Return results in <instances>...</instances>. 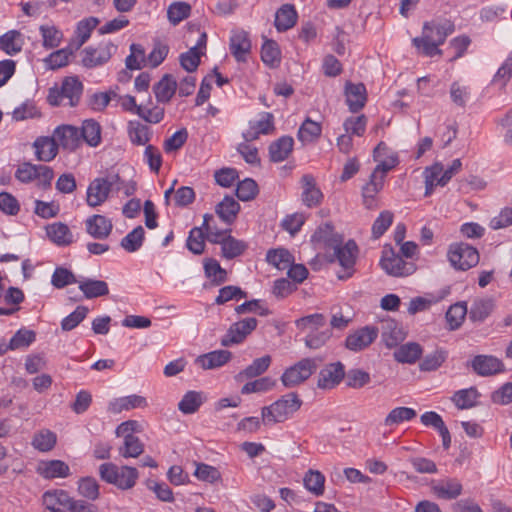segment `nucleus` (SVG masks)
I'll list each match as a JSON object with an SVG mask.
<instances>
[{
	"instance_id": "obj_1",
	"label": "nucleus",
	"mask_w": 512,
	"mask_h": 512,
	"mask_svg": "<svg viewBox=\"0 0 512 512\" xmlns=\"http://www.w3.org/2000/svg\"><path fill=\"white\" fill-rule=\"evenodd\" d=\"M455 31L453 21L449 19H434L423 24L422 35L412 39L417 51L426 56L442 55L439 46L444 44L447 37Z\"/></svg>"
},
{
	"instance_id": "obj_2",
	"label": "nucleus",
	"mask_w": 512,
	"mask_h": 512,
	"mask_svg": "<svg viewBox=\"0 0 512 512\" xmlns=\"http://www.w3.org/2000/svg\"><path fill=\"white\" fill-rule=\"evenodd\" d=\"M302 405L297 393L290 392L269 406L262 408L261 415L264 424L281 423L289 419Z\"/></svg>"
},
{
	"instance_id": "obj_3",
	"label": "nucleus",
	"mask_w": 512,
	"mask_h": 512,
	"mask_svg": "<svg viewBox=\"0 0 512 512\" xmlns=\"http://www.w3.org/2000/svg\"><path fill=\"white\" fill-rule=\"evenodd\" d=\"M100 478L121 490L133 488L139 478V472L135 467L123 465L117 466L114 463H103L99 466Z\"/></svg>"
},
{
	"instance_id": "obj_4",
	"label": "nucleus",
	"mask_w": 512,
	"mask_h": 512,
	"mask_svg": "<svg viewBox=\"0 0 512 512\" xmlns=\"http://www.w3.org/2000/svg\"><path fill=\"white\" fill-rule=\"evenodd\" d=\"M117 46L111 42H101L97 46L89 45L81 50V64L87 69L107 64L117 52Z\"/></svg>"
},
{
	"instance_id": "obj_5",
	"label": "nucleus",
	"mask_w": 512,
	"mask_h": 512,
	"mask_svg": "<svg viewBox=\"0 0 512 512\" xmlns=\"http://www.w3.org/2000/svg\"><path fill=\"white\" fill-rule=\"evenodd\" d=\"M54 177L52 168L46 165H34L30 162L20 164L15 172V178L22 183H30L37 180V186L42 189L51 187Z\"/></svg>"
},
{
	"instance_id": "obj_6",
	"label": "nucleus",
	"mask_w": 512,
	"mask_h": 512,
	"mask_svg": "<svg viewBox=\"0 0 512 512\" xmlns=\"http://www.w3.org/2000/svg\"><path fill=\"white\" fill-rule=\"evenodd\" d=\"M320 359L304 358L287 368L281 376V382L286 388H292L306 381L318 368Z\"/></svg>"
},
{
	"instance_id": "obj_7",
	"label": "nucleus",
	"mask_w": 512,
	"mask_h": 512,
	"mask_svg": "<svg viewBox=\"0 0 512 512\" xmlns=\"http://www.w3.org/2000/svg\"><path fill=\"white\" fill-rule=\"evenodd\" d=\"M380 266L388 275L394 277L408 276L416 270L414 262L404 260L390 245H386L382 251Z\"/></svg>"
},
{
	"instance_id": "obj_8",
	"label": "nucleus",
	"mask_w": 512,
	"mask_h": 512,
	"mask_svg": "<svg viewBox=\"0 0 512 512\" xmlns=\"http://www.w3.org/2000/svg\"><path fill=\"white\" fill-rule=\"evenodd\" d=\"M119 103L124 111L137 114L148 123L157 124L164 118L165 110L163 107H149V105H152L151 98H149L148 104L138 105L134 96L124 95L119 96Z\"/></svg>"
},
{
	"instance_id": "obj_9",
	"label": "nucleus",
	"mask_w": 512,
	"mask_h": 512,
	"mask_svg": "<svg viewBox=\"0 0 512 512\" xmlns=\"http://www.w3.org/2000/svg\"><path fill=\"white\" fill-rule=\"evenodd\" d=\"M451 265L458 270H468L479 263L478 250L467 243L451 244L448 250Z\"/></svg>"
},
{
	"instance_id": "obj_10",
	"label": "nucleus",
	"mask_w": 512,
	"mask_h": 512,
	"mask_svg": "<svg viewBox=\"0 0 512 512\" xmlns=\"http://www.w3.org/2000/svg\"><path fill=\"white\" fill-rule=\"evenodd\" d=\"M258 320L254 317H247L230 325L226 334L221 338L223 347H230L244 342L257 327Z\"/></svg>"
},
{
	"instance_id": "obj_11",
	"label": "nucleus",
	"mask_w": 512,
	"mask_h": 512,
	"mask_svg": "<svg viewBox=\"0 0 512 512\" xmlns=\"http://www.w3.org/2000/svg\"><path fill=\"white\" fill-rule=\"evenodd\" d=\"M58 149L62 148L68 152H75L81 147V135L78 127L73 125H60L55 128L53 135Z\"/></svg>"
},
{
	"instance_id": "obj_12",
	"label": "nucleus",
	"mask_w": 512,
	"mask_h": 512,
	"mask_svg": "<svg viewBox=\"0 0 512 512\" xmlns=\"http://www.w3.org/2000/svg\"><path fill=\"white\" fill-rule=\"evenodd\" d=\"M469 365L477 375L482 377L493 376L505 371L503 361L493 355H476Z\"/></svg>"
},
{
	"instance_id": "obj_13",
	"label": "nucleus",
	"mask_w": 512,
	"mask_h": 512,
	"mask_svg": "<svg viewBox=\"0 0 512 512\" xmlns=\"http://www.w3.org/2000/svg\"><path fill=\"white\" fill-rule=\"evenodd\" d=\"M379 329L373 326H365L349 334L345 340V346L351 351H361L375 341Z\"/></svg>"
},
{
	"instance_id": "obj_14",
	"label": "nucleus",
	"mask_w": 512,
	"mask_h": 512,
	"mask_svg": "<svg viewBox=\"0 0 512 512\" xmlns=\"http://www.w3.org/2000/svg\"><path fill=\"white\" fill-rule=\"evenodd\" d=\"M345 377V368L341 362L330 363L320 370L317 386L321 389L336 387Z\"/></svg>"
},
{
	"instance_id": "obj_15",
	"label": "nucleus",
	"mask_w": 512,
	"mask_h": 512,
	"mask_svg": "<svg viewBox=\"0 0 512 512\" xmlns=\"http://www.w3.org/2000/svg\"><path fill=\"white\" fill-rule=\"evenodd\" d=\"M36 473L44 479L67 478L70 476V467L58 459L41 460L36 466Z\"/></svg>"
},
{
	"instance_id": "obj_16",
	"label": "nucleus",
	"mask_w": 512,
	"mask_h": 512,
	"mask_svg": "<svg viewBox=\"0 0 512 512\" xmlns=\"http://www.w3.org/2000/svg\"><path fill=\"white\" fill-rule=\"evenodd\" d=\"M274 127V116L270 112H263L258 121H250L249 128L242 133L246 142L257 140L260 135L270 134Z\"/></svg>"
},
{
	"instance_id": "obj_17",
	"label": "nucleus",
	"mask_w": 512,
	"mask_h": 512,
	"mask_svg": "<svg viewBox=\"0 0 512 512\" xmlns=\"http://www.w3.org/2000/svg\"><path fill=\"white\" fill-rule=\"evenodd\" d=\"M85 228L94 239L104 240L110 236L113 224L106 216L94 214L85 220Z\"/></svg>"
},
{
	"instance_id": "obj_18",
	"label": "nucleus",
	"mask_w": 512,
	"mask_h": 512,
	"mask_svg": "<svg viewBox=\"0 0 512 512\" xmlns=\"http://www.w3.org/2000/svg\"><path fill=\"white\" fill-rule=\"evenodd\" d=\"M378 329L381 332L382 341L388 348L396 347L405 339L402 326L392 318L383 319Z\"/></svg>"
},
{
	"instance_id": "obj_19",
	"label": "nucleus",
	"mask_w": 512,
	"mask_h": 512,
	"mask_svg": "<svg viewBox=\"0 0 512 512\" xmlns=\"http://www.w3.org/2000/svg\"><path fill=\"white\" fill-rule=\"evenodd\" d=\"M331 249H333L334 256L343 268H353L359 253L358 246L354 240L350 239L345 244L339 242Z\"/></svg>"
},
{
	"instance_id": "obj_20",
	"label": "nucleus",
	"mask_w": 512,
	"mask_h": 512,
	"mask_svg": "<svg viewBox=\"0 0 512 512\" xmlns=\"http://www.w3.org/2000/svg\"><path fill=\"white\" fill-rule=\"evenodd\" d=\"M345 96L350 111L356 113L361 110L366 103V87L363 83L354 84L348 81L345 85Z\"/></svg>"
},
{
	"instance_id": "obj_21",
	"label": "nucleus",
	"mask_w": 512,
	"mask_h": 512,
	"mask_svg": "<svg viewBox=\"0 0 512 512\" xmlns=\"http://www.w3.org/2000/svg\"><path fill=\"white\" fill-rule=\"evenodd\" d=\"M229 48L231 54L238 62L246 61L247 55L251 50V41L248 33L244 30L234 31L230 37Z\"/></svg>"
},
{
	"instance_id": "obj_22",
	"label": "nucleus",
	"mask_w": 512,
	"mask_h": 512,
	"mask_svg": "<svg viewBox=\"0 0 512 512\" xmlns=\"http://www.w3.org/2000/svg\"><path fill=\"white\" fill-rule=\"evenodd\" d=\"M44 512H65L68 510L69 494L62 489L46 491L42 496Z\"/></svg>"
},
{
	"instance_id": "obj_23",
	"label": "nucleus",
	"mask_w": 512,
	"mask_h": 512,
	"mask_svg": "<svg viewBox=\"0 0 512 512\" xmlns=\"http://www.w3.org/2000/svg\"><path fill=\"white\" fill-rule=\"evenodd\" d=\"M110 192L111 190L102 178H95L87 188L86 202L88 206H100L108 199Z\"/></svg>"
},
{
	"instance_id": "obj_24",
	"label": "nucleus",
	"mask_w": 512,
	"mask_h": 512,
	"mask_svg": "<svg viewBox=\"0 0 512 512\" xmlns=\"http://www.w3.org/2000/svg\"><path fill=\"white\" fill-rule=\"evenodd\" d=\"M232 358V353L228 350H215L203 355L198 356L195 359V363L198 364L204 370L216 369Z\"/></svg>"
},
{
	"instance_id": "obj_25",
	"label": "nucleus",
	"mask_w": 512,
	"mask_h": 512,
	"mask_svg": "<svg viewBox=\"0 0 512 512\" xmlns=\"http://www.w3.org/2000/svg\"><path fill=\"white\" fill-rule=\"evenodd\" d=\"M83 84L76 76L65 77L62 81L60 93L69 100V106L78 105L83 93Z\"/></svg>"
},
{
	"instance_id": "obj_26",
	"label": "nucleus",
	"mask_w": 512,
	"mask_h": 512,
	"mask_svg": "<svg viewBox=\"0 0 512 512\" xmlns=\"http://www.w3.org/2000/svg\"><path fill=\"white\" fill-rule=\"evenodd\" d=\"M271 361L272 358L270 355H264L260 358H256L249 366H247L235 376V380L242 382L246 379H252L261 376L268 370L271 365Z\"/></svg>"
},
{
	"instance_id": "obj_27",
	"label": "nucleus",
	"mask_w": 512,
	"mask_h": 512,
	"mask_svg": "<svg viewBox=\"0 0 512 512\" xmlns=\"http://www.w3.org/2000/svg\"><path fill=\"white\" fill-rule=\"evenodd\" d=\"M33 147L35 148L36 158L39 161L49 162L58 154V147L53 137H38L34 141Z\"/></svg>"
},
{
	"instance_id": "obj_28",
	"label": "nucleus",
	"mask_w": 512,
	"mask_h": 512,
	"mask_svg": "<svg viewBox=\"0 0 512 512\" xmlns=\"http://www.w3.org/2000/svg\"><path fill=\"white\" fill-rule=\"evenodd\" d=\"M462 484L455 478L442 480L432 486L433 493L440 499L452 500L461 495Z\"/></svg>"
},
{
	"instance_id": "obj_29",
	"label": "nucleus",
	"mask_w": 512,
	"mask_h": 512,
	"mask_svg": "<svg viewBox=\"0 0 512 512\" xmlns=\"http://www.w3.org/2000/svg\"><path fill=\"white\" fill-rule=\"evenodd\" d=\"M80 130L81 142L90 147H97L102 141V128L99 122L94 119H86L82 122Z\"/></svg>"
},
{
	"instance_id": "obj_30",
	"label": "nucleus",
	"mask_w": 512,
	"mask_h": 512,
	"mask_svg": "<svg viewBox=\"0 0 512 512\" xmlns=\"http://www.w3.org/2000/svg\"><path fill=\"white\" fill-rule=\"evenodd\" d=\"M302 200L307 207H315L320 204L323 197L322 192L316 187L315 179L312 175L305 174L302 179Z\"/></svg>"
},
{
	"instance_id": "obj_31",
	"label": "nucleus",
	"mask_w": 512,
	"mask_h": 512,
	"mask_svg": "<svg viewBox=\"0 0 512 512\" xmlns=\"http://www.w3.org/2000/svg\"><path fill=\"white\" fill-rule=\"evenodd\" d=\"M294 140L290 136H282L269 146V156L272 162H282L293 150Z\"/></svg>"
},
{
	"instance_id": "obj_32",
	"label": "nucleus",
	"mask_w": 512,
	"mask_h": 512,
	"mask_svg": "<svg viewBox=\"0 0 512 512\" xmlns=\"http://www.w3.org/2000/svg\"><path fill=\"white\" fill-rule=\"evenodd\" d=\"M297 12L293 5H282L275 14L274 25L279 32L287 31L292 28L297 21Z\"/></svg>"
},
{
	"instance_id": "obj_33",
	"label": "nucleus",
	"mask_w": 512,
	"mask_h": 512,
	"mask_svg": "<svg viewBox=\"0 0 512 512\" xmlns=\"http://www.w3.org/2000/svg\"><path fill=\"white\" fill-rule=\"evenodd\" d=\"M49 239L58 246H68L73 243V234L65 223L57 222L46 228Z\"/></svg>"
},
{
	"instance_id": "obj_34",
	"label": "nucleus",
	"mask_w": 512,
	"mask_h": 512,
	"mask_svg": "<svg viewBox=\"0 0 512 512\" xmlns=\"http://www.w3.org/2000/svg\"><path fill=\"white\" fill-rule=\"evenodd\" d=\"M495 304L491 298L475 299L468 311L469 319L472 322H483L494 310Z\"/></svg>"
},
{
	"instance_id": "obj_35",
	"label": "nucleus",
	"mask_w": 512,
	"mask_h": 512,
	"mask_svg": "<svg viewBox=\"0 0 512 512\" xmlns=\"http://www.w3.org/2000/svg\"><path fill=\"white\" fill-rule=\"evenodd\" d=\"M384 181L381 178H376L375 175H370V180L362 187L363 205L372 210L377 207L376 195L383 189Z\"/></svg>"
},
{
	"instance_id": "obj_36",
	"label": "nucleus",
	"mask_w": 512,
	"mask_h": 512,
	"mask_svg": "<svg viewBox=\"0 0 512 512\" xmlns=\"http://www.w3.org/2000/svg\"><path fill=\"white\" fill-rule=\"evenodd\" d=\"M422 347L416 342H408L394 351V358L399 363L414 364L422 355Z\"/></svg>"
},
{
	"instance_id": "obj_37",
	"label": "nucleus",
	"mask_w": 512,
	"mask_h": 512,
	"mask_svg": "<svg viewBox=\"0 0 512 512\" xmlns=\"http://www.w3.org/2000/svg\"><path fill=\"white\" fill-rule=\"evenodd\" d=\"M239 211L240 204L232 196H225L215 208L219 218L229 225L235 221Z\"/></svg>"
},
{
	"instance_id": "obj_38",
	"label": "nucleus",
	"mask_w": 512,
	"mask_h": 512,
	"mask_svg": "<svg viewBox=\"0 0 512 512\" xmlns=\"http://www.w3.org/2000/svg\"><path fill=\"white\" fill-rule=\"evenodd\" d=\"M177 89L176 80L169 74H165L162 79L153 87L154 94L158 102L168 103Z\"/></svg>"
},
{
	"instance_id": "obj_39",
	"label": "nucleus",
	"mask_w": 512,
	"mask_h": 512,
	"mask_svg": "<svg viewBox=\"0 0 512 512\" xmlns=\"http://www.w3.org/2000/svg\"><path fill=\"white\" fill-rule=\"evenodd\" d=\"M127 132L130 141L138 146L146 145L152 136L150 128L137 120L128 122Z\"/></svg>"
},
{
	"instance_id": "obj_40",
	"label": "nucleus",
	"mask_w": 512,
	"mask_h": 512,
	"mask_svg": "<svg viewBox=\"0 0 512 512\" xmlns=\"http://www.w3.org/2000/svg\"><path fill=\"white\" fill-rule=\"evenodd\" d=\"M312 240L323 243L327 248H332L339 242H343L340 234L334 232V227L330 223H325L317 228L312 235Z\"/></svg>"
},
{
	"instance_id": "obj_41",
	"label": "nucleus",
	"mask_w": 512,
	"mask_h": 512,
	"mask_svg": "<svg viewBox=\"0 0 512 512\" xmlns=\"http://www.w3.org/2000/svg\"><path fill=\"white\" fill-rule=\"evenodd\" d=\"M79 289L87 299L102 297L109 294L108 284L103 280L85 279L79 282Z\"/></svg>"
},
{
	"instance_id": "obj_42",
	"label": "nucleus",
	"mask_w": 512,
	"mask_h": 512,
	"mask_svg": "<svg viewBox=\"0 0 512 512\" xmlns=\"http://www.w3.org/2000/svg\"><path fill=\"white\" fill-rule=\"evenodd\" d=\"M147 406L146 398L140 395H129L116 399L109 405V410L112 413H120L123 410H130L134 408H144Z\"/></svg>"
},
{
	"instance_id": "obj_43",
	"label": "nucleus",
	"mask_w": 512,
	"mask_h": 512,
	"mask_svg": "<svg viewBox=\"0 0 512 512\" xmlns=\"http://www.w3.org/2000/svg\"><path fill=\"white\" fill-rule=\"evenodd\" d=\"M22 35L17 30H9L0 36V50L8 55H15L22 50Z\"/></svg>"
},
{
	"instance_id": "obj_44",
	"label": "nucleus",
	"mask_w": 512,
	"mask_h": 512,
	"mask_svg": "<svg viewBox=\"0 0 512 512\" xmlns=\"http://www.w3.org/2000/svg\"><path fill=\"white\" fill-rule=\"evenodd\" d=\"M467 313L466 302H457L451 305L445 315L449 330L458 329L462 325Z\"/></svg>"
},
{
	"instance_id": "obj_45",
	"label": "nucleus",
	"mask_w": 512,
	"mask_h": 512,
	"mask_svg": "<svg viewBox=\"0 0 512 512\" xmlns=\"http://www.w3.org/2000/svg\"><path fill=\"white\" fill-rule=\"evenodd\" d=\"M56 443V434L48 429H42L34 434L31 444L40 452H49L55 447Z\"/></svg>"
},
{
	"instance_id": "obj_46",
	"label": "nucleus",
	"mask_w": 512,
	"mask_h": 512,
	"mask_svg": "<svg viewBox=\"0 0 512 512\" xmlns=\"http://www.w3.org/2000/svg\"><path fill=\"white\" fill-rule=\"evenodd\" d=\"M144 451V444L134 434L124 437L123 445L119 448V454L124 458H136Z\"/></svg>"
},
{
	"instance_id": "obj_47",
	"label": "nucleus",
	"mask_w": 512,
	"mask_h": 512,
	"mask_svg": "<svg viewBox=\"0 0 512 512\" xmlns=\"http://www.w3.org/2000/svg\"><path fill=\"white\" fill-rule=\"evenodd\" d=\"M479 393L476 388L458 390L452 396V401L458 409H470L476 405Z\"/></svg>"
},
{
	"instance_id": "obj_48",
	"label": "nucleus",
	"mask_w": 512,
	"mask_h": 512,
	"mask_svg": "<svg viewBox=\"0 0 512 512\" xmlns=\"http://www.w3.org/2000/svg\"><path fill=\"white\" fill-rule=\"evenodd\" d=\"M266 260L277 269L285 270L293 263L294 257L287 249L278 248L269 250L266 254Z\"/></svg>"
},
{
	"instance_id": "obj_49",
	"label": "nucleus",
	"mask_w": 512,
	"mask_h": 512,
	"mask_svg": "<svg viewBox=\"0 0 512 512\" xmlns=\"http://www.w3.org/2000/svg\"><path fill=\"white\" fill-rule=\"evenodd\" d=\"M247 248V244L231 235L225 236L221 241L222 255L226 259L240 256Z\"/></svg>"
},
{
	"instance_id": "obj_50",
	"label": "nucleus",
	"mask_w": 512,
	"mask_h": 512,
	"mask_svg": "<svg viewBox=\"0 0 512 512\" xmlns=\"http://www.w3.org/2000/svg\"><path fill=\"white\" fill-rule=\"evenodd\" d=\"M305 488L315 496L324 493L325 476L318 470H308L303 478Z\"/></svg>"
},
{
	"instance_id": "obj_51",
	"label": "nucleus",
	"mask_w": 512,
	"mask_h": 512,
	"mask_svg": "<svg viewBox=\"0 0 512 512\" xmlns=\"http://www.w3.org/2000/svg\"><path fill=\"white\" fill-rule=\"evenodd\" d=\"M145 231L142 226L135 227L129 232L124 238H122L120 245L121 247L129 252H136L143 244Z\"/></svg>"
},
{
	"instance_id": "obj_52",
	"label": "nucleus",
	"mask_w": 512,
	"mask_h": 512,
	"mask_svg": "<svg viewBox=\"0 0 512 512\" xmlns=\"http://www.w3.org/2000/svg\"><path fill=\"white\" fill-rule=\"evenodd\" d=\"M280 55L278 44L274 40L266 39L261 48L262 61L270 67H276L280 63Z\"/></svg>"
},
{
	"instance_id": "obj_53",
	"label": "nucleus",
	"mask_w": 512,
	"mask_h": 512,
	"mask_svg": "<svg viewBox=\"0 0 512 512\" xmlns=\"http://www.w3.org/2000/svg\"><path fill=\"white\" fill-rule=\"evenodd\" d=\"M322 132L321 125L310 118H307L298 130V139L303 143H310L316 140Z\"/></svg>"
},
{
	"instance_id": "obj_54",
	"label": "nucleus",
	"mask_w": 512,
	"mask_h": 512,
	"mask_svg": "<svg viewBox=\"0 0 512 512\" xmlns=\"http://www.w3.org/2000/svg\"><path fill=\"white\" fill-rule=\"evenodd\" d=\"M203 403L202 394L197 391H188L178 403V409L183 414H193Z\"/></svg>"
},
{
	"instance_id": "obj_55",
	"label": "nucleus",
	"mask_w": 512,
	"mask_h": 512,
	"mask_svg": "<svg viewBox=\"0 0 512 512\" xmlns=\"http://www.w3.org/2000/svg\"><path fill=\"white\" fill-rule=\"evenodd\" d=\"M204 271L207 278L212 279L214 285H220L227 281V272L223 269L219 262L209 258L204 262Z\"/></svg>"
},
{
	"instance_id": "obj_56",
	"label": "nucleus",
	"mask_w": 512,
	"mask_h": 512,
	"mask_svg": "<svg viewBox=\"0 0 512 512\" xmlns=\"http://www.w3.org/2000/svg\"><path fill=\"white\" fill-rule=\"evenodd\" d=\"M99 20L96 17H88L81 20L77 24L76 35H77V44L76 49H79L89 38L91 32L98 25Z\"/></svg>"
},
{
	"instance_id": "obj_57",
	"label": "nucleus",
	"mask_w": 512,
	"mask_h": 512,
	"mask_svg": "<svg viewBox=\"0 0 512 512\" xmlns=\"http://www.w3.org/2000/svg\"><path fill=\"white\" fill-rule=\"evenodd\" d=\"M417 415L413 408L409 407H396L392 409L385 418V425L392 426L400 424L404 421H410Z\"/></svg>"
},
{
	"instance_id": "obj_58",
	"label": "nucleus",
	"mask_w": 512,
	"mask_h": 512,
	"mask_svg": "<svg viewBox=\"0 0 512 512\" xmlns=\"http://www.w3.org/2000/svg\"><path fill=\"white\" fill-rule=\"evenodd\" d=\"M191 13V6L186 2H174L167 9L168 20L177 25L184 19L188 18Z\"/></svg>"
},
{
	"instance_id": "obj_59",
	"label": "nucleus",
	"mask_w": 512,
	"mask_h": 512,
	"mask_svg": "<svg viewBox=\"0 0 512 512\" xmlns=\"http://www.w3.org/2000/svg\"><path fill=\"white\" fill-rule=\"evenodd\" d=\"M446 358L447 351L444 349H437L423 358L419 364V368L421 371H434L445 362Z\"/></svg>"
},
{
	"instance_id": "obj_60",
	"label": "nucleus",
	"mask_w": 512,
	"mask_h": 512,
	"mask_svg": "<svg viewBox=\"0 0 512 512\" xmlns=\"http://www.w3.org/2000/svg\"><path fill=\"white\" fill-rule=\"evenodd\" d=\"M78 493L91 501L99 498V484L96 479L92 477L81 478L78 482Z\"/></svg>"
},
{
	"instance_id": "obj_61",
	"label": "nucleus",
	"mask_w": 512,
	"mask_h": 512,
	"mask_svg": "<svg viewBox=\"0 0 512 512\" xmlns=\"http://www.w3.org/2000/svg\"><path fill=\"white\" fill-rule=\"evenodd\" d=\"M205 236L202 228L194 227L189 232L186 241L187 248L195 255H200L204 252Z\"/></svg>"
},
{
	"instance_id": "obj_62",
	"label": "nucleus",
	"mask_w": 512,
	"mask_h": 512,
	"mask_svg": "<svg viewBox=\"0 0 512 512\" xmlns=\"http://www.w3.org/2000/svg\"><path fill=\"white\" fill-rule=\"evenodd\" d=\"M72 54V49L63 48L52 52L44 61L49 69L56 70L66 66Z\"/></svg>"
},
{
	"instance_id": "obj_63",
	"label": "nucleus",
	"mask_w": 512,
	"mask_h": 512,
	"mask_svg": "<svg viewBox=\"0 0 512 512\" xmlns=\"http://www.w3.org/2000/svg\"><path fill=\"white\" fill-rule=\"evenodd\" d=\"M258 194V185L255 180L246 178L240 181L236 188V196L241 201H250Z\"/></svg>"
},
{
	"instance_id": "obj_64",
	"label": "nucleus",
	"mask_w": 512,
	"mask_h": 512,
	"mask_svg": "<svg viewBox=\"0 0 512 512\" xmlns=\"http://www.w3.org/2000/svg\"><path fill=\"white\" fill-rule=\"evenodd\" d=\"M203 52L197 50V46L191 47L187 52L182 53L179 57L180 65L187 72H194L199 64Z\"/></svg>"
}]
</instances>
